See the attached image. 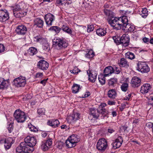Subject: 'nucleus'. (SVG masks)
Instances as JSON below:
<instances>
[{"label":"nucleus","instance_id":"f257e3e1","mask_svg":"<svg viewBox=\"0 0 153 153\" xmlns=\"http://www.w3.org/2000/svg\"><path fill=\"white\" fill-rule=\"evenodd\" d=\"M106 105L105 103H102L100 105L96 110L94 108L90 109V116L93 118L97 119L99 116V114H101L103 117H108V111L105 108Z\"/></svg>","mask_w":153,"mask_h":153},{"label":"nucleus","instance_id":"f03ea898","mask_svg":"<svg viewBox=\"0 0 153 153\" xmlns=\"http://www.w3.org/2000/svg\"><path fill=\"white\" fill-rule=\"evenodd\" d=\"M125 16H124L120 17H114V16L110 19H108V22L114 29L117 30L121 29L123 20V17Z\"/></svg>","mask_w":153,"mask_h":153},{"label":"nucleus","instance_id":"7ed1b4c3","mask_svg":"<svg viewBox=\"0 0 153 153\" xmlns=\"http://www.w3.org/2000/svg\"><path fill=\"white\" fill-rule=\"evenodd\" d=\"M33 150H32L31 147L25 141L21 143L16 149V153H30Z\"/></svg>","mask_w":153,"mask_h":153},{"label":"nucleus","instance_id":"20e7f679","mask_svg":"<svg viewBox=\"0 0 153 153\" xmlns=\"http://www.w3.org/2000/svg\"><path fill=\"white\" fill-rule=\"evenodd\" d=\"M79 140L78 136L73 134L66 140L65 143L67 146L71 148L75 146L76 143L79 142Z\"/></svg>","mask_w":153,"mask_h":153},{"label":"nucleus","instance_id":"39448f33","mask_svg":"<svg viewBox=\"0 0 153 153\" xmlns=\"http://www.w3.org/2000/svg\"><path fill=\"white\" fill-rule=\"evenodd\" d=\"M14 117L18 123H23L26 119L25 112L19 109L15 111L14 113Z\"/></svg>","mask_w":153,"mask_h":153},{"label":"nucleus","instance_id":"423d86ee","mask_svg":"<svg viewBox=\"0 0 153 153\" xmlns=\"http://www.w3.org/2000/svg\"><path fill=\"white\" fill-rule=\"evenodd\" d=\"M108 146L107 140L104 138H102L98 140L97 145V148L100 152H103Z\"/></svg>","mask_w":153,"mask_h":153},{"label":"nucleus","instance_id":"0eeeda50","mask_svg":"<svg viewBox=\"0 0 153 153\" xmlns=\"http://www.w3.org/2000/svg\"><path fill=\"white\" fill-rule=\"evenodd\" d=\"M137 70L142 73H148L150 71L148 65L145 62H139L137 64Z\"/></svg>","mask_w":153,"mask_h":153},{"label":"nucleus","instance_id":"6e6552de","mask_svg":"<svg viewBox=\"0 0 153 153\" xmlns=\"http://www.w3.org/2000/svg\"><path fill=\"white\" fill-rule=\"evenodd\" d=\"M13 82L15 85L17 87H24L26 83L25 78L21 76L16 78Z\"/></svg>","mask_w":153,"mask_h":153},{"label":"nucleus","instance_id":"1a4fd4ad","mask_svg":"<svg viewBox=\"0 0 153 153\" xmlns=\"http://www.w3.org/2000/svg\"><path fill=\"white\" fill-rule=\"evenodd\" d=\"M10 17L9 13L7 10L6 9L0 10V21L3 23L8 20Z\"/></svg>","mask_w":153,"mask_h":153},{"label":"nucleus","instance_id":"9d476101","mask_svg":"<svg viewBox=\"0 0 153 153\" xmlns=\"http://www.w3.org/2000/svg\"><path fill=\"white\" fill-rule=\"evenodd\" d=\"M55 44L56 47L58 49H61L63 47H66L67 46L65 40L63 38L56 39Z\"/></svg>","mask_w":153,"mask_h":153},{"label":"nucleus","instance_id":"9b49d317","mask_svg":"<svg viewBox=\"0 0 153 153\" xmlns=\"http://www.w3.org/2000/svg\"><path fill=\"white\" fill-rule=\"evenodd\" d=\"M24 140L31 147L32 150H34L33 147L35 146L36 143V140L34 137L27 136L25 139Z\"/></svg>","mask_w":153,"mask_h":153},{"label":"nucleus","instance_id":"f8f14e48","mask_svg":"<svg viewBox=\"0 0 153 153\" xmlns=\"http://www.w3.org/2000/svg\"><path fill=\"white\" fill-rule=\"evenodd\" d=\"M15 31L17 34L24 35L27 31V28L26 26L24 25H19L17 27Z\"/></svg>","mask_w":153,"mask_h":153},{"label":"nucleus","instance_id":"ddd939ff","mask_svg":"<svg viewBox=\"0 0 153 153\" xmlns=\"http://www.w3.org/2000/svg\"><path fill=\"white\" fill-rule=\"evenodd\" d=\"M37 66L41 70L43 71L46 70L48 67L49 64L47 61L44 60H42L38 62Z\"/></svg>","mask_w":153,"mask_h":153},{"label":"nucleus","instance_id":"4468645a","mask_svg":"<svg viewBox=\"0 0 153 153\" xmlns=\"http://www.w3.org/2000/svg\"><path fill=\"white\" fill-rule=\"evenodd\" d=\"M129 42V36L128 34H124L120 38V44L126 47L128 46Z\"/></svg>","mask_w":153,"mask_h":153},{"label":"nucleus","instance_id":"2eb2a0df","mask_svg":"<svg viewBox=\"0 0 153 153\" xmlns=\"http://www.w3.org/2000/svg\"><path fill=\"white\" fill-rule=\"evenodd\" d=\"M123 142V139L122 137L121 136H119L115 141L111 144L113 148L116 149L119 148L121 146Z\"/></svg>","mask_w":153,"mask_h":153},{"label":"nucleus","instance_id":"dca6fc26","mask_svg":"<svg viewBox=\"0 0 153 153\" xmlns=\"http://www.w3.org/2000/svg\"><path fill=\"white\" fill-rule=\"evenodd\" d=\"M141 79L137 76L133 77L131 80V86L134 88L137 87L141 84Z\"/></svg>","mask_w":153,"mask_h":153},{"label":"nucleus","instance_id":"f3484780","mask_svg":"<svg viewBox=\"0 0 153 153\" xmlns=\"http://www.w3.org/2000/svg\"><path fill=\"white\" fill-rule=\"evenodd\" d=\"M45 19L47 26L49 27L52 25V22L54 20V16L53 14L49 13L45 15Z\"/></svg>","mask_w":153,"mask_h":153},{"label":"nucleus","instance_id":"a211bd4d","mask_svg":"<svg viewBox=\"0 0 153 153\" xmlns=\"http://www.w3.org/2000/svg\"><path fill=\"white\" fill-rule=\"evenodd\" d=\"M123 18V20L121 27H122L121 29L128 31L130 27H131V25L128 23V20L126 16H125Z\"/></svg>","mask_w":153,"mask_h":153},{"label":"nucleus","instance_id":"6ab92c4d","mask_svg":"<svg viewBox=\"0 0 153 153\" xmlns=\"http://www.w3.org/2000/svg\"><path fill=\"white\" fill-rule=\"evenodd\" d=\"M52 143V141L51 139L47 140L45 142H42L41 145L42 149L44 151L47 150L51 146Z\"/></svg>","mask_w":153,"mask_h":153},{"label":"nucleus","instance_id":"aec40b11","mask_svg":"<svg viewBox=\"0 0 153 153\" xmlns=\"http://www.w3.org/2000/svg\"><path fill=\"white\" fill-rule=\"evenodd\" d=\"M151 88V85L149 84H144L141 87L140 92L143 94H146L150 91Z\"/></svg>","mask_w":153,"mask_h":153},{"label":"nucleus","instance_id":"412c9836","mask_svg":"<svg viewBox=\"0 0 153 153\" xmlns=\"http://www.w3.org/2000/svg\"><path fill=\"white\" fill-rule=\"evenodd\" d=\"M9 85V82L7 80H5L3 78H0V89L6 88Z\"/></svg>","mask_w":153,"mask_h":153},{"label":"nucleus","instance_id":"4be33fe9","mask_svg":"<svg viewBox=\"0 0 153 153\" xmlns=\"http://www.w3.org/2000/svg\"><path fill=\"white\" fill-rule=\"evenodd\" d=\"M114 69L111 66L106 67L104 71V76H107L111 74L114 72Z\"/></svg>","mask_w":153,"mask_h":153},{"label":"nucleus","instance_id":"5701e85b","mask_svg":"<svg viewBox=\"0 0 153 153\" xmlns=\"http://www.w3.org/2000/svg\"><path fill=\"white\" fill-rule=\"evenodd\" d=\"M47 123L48 125L55 128L58 127L60 123L57 120H48Z\"/></svg>","mask_w":153,"mask_h":153},{"label":"nucleus","instance_id":"b1692460","mask_svg":"<svg viewBox=\"0 0 153 153\" xmlns=\"http://www.w3.org/2000/svg\"><path fill=\"white\" fill-rule=\"evenodd\" d=\"M80 114L78 113L74 112L71 116L72 119V122L74 123L75 122L78 120L80 119Z\"/></svg>","mask_w":153,"mask_h":153},{"label":"nucleus","instance_id":"393cba45","mask_svg":"<svg viewBox=\"0 0 153 153\" xmlns=\"http://www.w3.org/2000/svg\"><path fill=\"white\" fill-rule=\"evenodd\" d=\"M97 76V74L95 72H91L88 75L89 80L91 82H94L96 79Z\"/></svg>","mask_w":153,"mask_h":153},{"label":"nucleus","instance_id":"a878e982","mask_svg":"<svg viewBox=\"0 0 153 153\" xmlns=\"http://www.w3.org/2000/svg\"><path fill=\"white\" fill-rule=\"evenodd\" d=\"M106 28H99L97 29V34L99 36H104L106 33Z\"/></svg>","mask_w":153,"mask_h":153},{"label":"nucleus","instance_id":"bb28decb","mask_svg":"<svg viewBox=\"0 0 153 153\" xmlns=\"http://www.w3.org/2000/svg\"><path fill=\"white\" fill-rule=\"evenodd\" d=\"M35 24L40 28L43 27L44 24L43 21L40 18H36L34 21Z\"/></svg>","mask_w":153,"mask_h":153},{"label":"nucleus","instance_id":"cd10ccee","mask_svg":"<svg viewBox=\"0 0 153 153\" xmlns=\"http://www.w3.org/2000/svg\"><path fill=\"white\" fill-rule=\"evenodd\" d=\"M116 92L115 90L112 89L109 90L108 93V95L110 98H114L116 96Z\"/></svg>","mask_w":153,"mask_h":153},{"label":"nucleus","instance_id":"c85d7f7f","mask_svg":"<svg viewBox=\"0 0 153 153\" xmlns=\"http://www.w3.org/2000/svg\"><path fill=\"white\" fill-rule=\"evenodd\" d=\"M104 12L105 15L108 16V19H110L114 16V13L111 10L105 9H104Z\"/></svg>","mask_w":153,"mask_h":153},{"label":"nucleus","instance_id":"c756f323","mask_svg":"<svg viewBox=\"0 0 153 153\" xmlns=\"http://www.w3.org/2000/svg\"><path fill=\"white\" fill-rule=\"evenodd\" d=\"M61 29L64 32H66L70 35H72V30L67 26L63 25Z\"/></svg>","mask_w":153,"mask_h":153},{"label":"nucleus","instance_id":"7c9ffc66","mask_svg":"<svg viewBox=\"0 0 153 153\" xmlns=\"http://www.w3.org/2000/svg\"><path fill=\"white\" fill-rule=\"evenodd\" d=\"M119 65L121 67H127L128 66V64L126 59L124 58H122L120 60Z\"/></svg>","mask_w":153,"mask_h":153},{"label":"nucleus","instance_id":"2f4dec72","mask_svg":"<svg viewBox=\"0 0 153 153\" xmlns=\"http://www.w3.org/2000/svg\"><path fill=\"white\" fill-rule=\"evenodd\" d=\"M117 82V80L116 78H114L110 79L108 80V84L109 86H114Z\"/></svg>","mask_w":153,"mask_h":153},{"label":"nucleus","instance_id":"473e14b6","mask_svg":"<svg viewBox=\"0 0 153 153\" xmlns=\"http://www.w3.org/2000/svg\"><path fill=\"white\" fill-rule=\"evenodd\" d=\"M37 51L36 49L34 47L30 48L28 51V52L30 55L33 56L36 53Z\"/></svg>","mask_w":153,"mask_h":153},{"label":"nucleus","instance_id":"72a5a7b5","mask_svg":"<svg viewBox=\"0 0 153 153\" xmlns=\"http://www.w3.org/2000/svg\"><path fill=\"white\" fill-rule=\"evenodd\" d=\"M80 88L79 85L77 84H74L72 86V92L76 94L78 92Z\"/></svg>","mask_w":153,"mask_h":153},{"label":"nucleus","instance_id":"f704fd0d","mask_svg":"<svg viewBox=\"0 0 153 153\" xmlns=\"http://www.w3.org/2000/svg\"><path fill=\"white\" fill-rule=\"evenodd\" d=\"M125 56L126 58L131 60L134 59L135 57L134 53L130 52H128L126 53L125 54Z\"/></svg>","mask_w":153,"mask_h":153},{"label":"nucleus","instance_id":"c9c22d12","mask_svg":"<svg viewBox=\"0 0 153 153\" xmlns=\"http://www.w3.org/2000/svg\"><path fill=\"white\" fill-rule=\"evenodd\" d=\"M23 5H25V4L23 2H21L20 4L16 5L15 8L13 10V12L19 11L20 10L23 9L24 7L22 6Z\"/></svg>","mask_w":153,"mask_h":153},{"label":"nucleus","instance_id":"e433bc0d","mask_svg":"<svg viewBox=\"0 0 153 153\" xmlns=\"http://www.w3.org/2000/svg\"><path fill=\"white\" fill-rule=\"evenodd\" d=\"M61 28L57 26H53L51 27L49 29L51 31H54L56 33H58L60 31Z\"/></svg>","mask_w":153,"mask_h":153},{"label":"nucleus","instance_id":"4c0bfd02","mask_svg":"<svg viewBox=\"0 0 153 153\" xmlns=\"http://www.w3.org/2000/svg\"><path fill=\"white\" fill-rule=\"evenodd\" d=\"M4 146L5 148L7 149H9L12 144L8 139L4 140Z\"/></svg>","mask_w":153,"mask_h":153},{"label":"nucleus","instance_id":"58836bf2","mask_svg":"<svg viewBox=\"0 0 153 153\" xmlns=\"http://www.w3.org/2000/svg\"><path fill=\"white\" fill-rule=\"evenodd\" d=\"M94 55V54L93 51L92 50H91L85 54V56L87 58H90L93 57Z\"/></svg>","mask_w":153,"mask_h":153},{"label":"nucleus","instance_id":"ea45409f","mask_svg":"<svg viewBox=\"0 0 153 153\" xmlns=\"http://www.w3.org/2000/svg\"><path fill=\"white\" fill-rule=\"evenodd\" d=\"M42 47L43 49L45 51H48L50 50L49 45L47 42L43 44Z\"/></svg>","mask_w":153,"mask_h":153},{"label":"nucleus","instance_id":"a19ab883","mask_svg":"<svg viewBox=\"0 0 153 153\" xmlns=\"http://www.w3.org/2000/svg\"><path fill=\"white\" fill-rule=\"evenodd\" d=\"M128 84L126 83H123L121 86V89L123 91L126 92L128 89Z\"/></svg>","mask_w":153,"mask_h":153},{"label":"nucleus","instance_id":"79ce46f5","mask_svg":"<svg viewBox=\"0 0 153 153\" xmlns=\"http://www.w3.org/2000/svg\"><path fill=\"white\" fill-rule=\"evenodd\" d=\"M141 12L142 13L140 15L143 17L145 18L148 15V11L147 9L144 8L142 9Z\"/></svg>","mask_w":153,"mask_h":153},{"label":"nucleus","instance_id":"37998d69","mask_svg":"<svg viewBox=\"0 0 153 153\" xmlns=\"http://www.w3.org/2000/svg\"><path fill=\"white\" fill-rule=\"evenodd\" d=\"M104 75L103 76H101L98 77V79L100 83L102 85H104L105 83V77Z\"/></svg>","mask_w":153,"mask_h":153},{"label":"nucleus","instance_id":"c03bdc74","mask_svg":"<svg viewBox=\"0 0 153 153\" xmlns=\"http://www.w3.org/2000/svg\"><path fill=\"white\" fill-rule=\"evenodd\" d=\"M45 110L44 108H40L38 109L37 112L39 116H41L44 114Z\"/></svg>","mask_w":153,"mask_h":153},{"label":"nucleus","instance_id":"a18cd8bd","mask_svg":"<svg viewBox=\"0 0 153 153\" xmlns=\"http://www.w3.org/2000/svg\"><path fill=\"white\" fill-rule=\"evenodd\" d=\"M28 126L30 131L35 132L38 131V129L34 126L31 125H29Z\"/></svg>","mask_w":153,"mask_h":153},{"label":"nucleus","instance_id":"49530a36","mask_svg":"<svg viewBox=\"0 0 153 153\" xmlns=\"http://www.w3.org/2000/svg\"><path fill=\"white\" fill-rule=\"evenodd\" d=\"M120 38L118 36H115L113 37V38L115 42L120 44Z\"/></svg>","mask_w":153,"mask_h":153},{"label":"nucleus","instance_id":"de8ad7c7","mask_svg":"<svg viewBox=\"0 0 153 153\" xmlns=\"http://www.w3.org/2000/svg\"><path fill=\"white\" fill-rule=\"evenodd\" d=\"M13 12V15L15 17L19 18L22 17V14H21L20 12H19V11H14Z\"/></svg>","mask_w":153,"mask_h":153},{"label":"nucleus","instance_id":"09e8293b","mask_svg":"<svg viewBox=\"0 0 153 153\" xmlns=\"http://www.w3.org/2000/svg\"><path fill=\"white\" fill-rule=\"evenodd\" d=\"M80 71V70L76 68H75L74 69L70 71L71 73L74 74H77Z\"/></svg>","mask_w":153,"mask_h":153},{"label":"nucleus","instance_id":"8fccbe9b","mask_svg":"<svg viewBox=\"0 0 153 153\" xmlns=\"http://www.w3.org/2000/svg\"><path fill=\"white\" fill-rule=\"evenodd\" d=\"M94 29V27L92 25H88V26L87 32H90L93 31Z\"/></svg>","mask_w":153,"mask_h":153},{"label":"nucleus","instance_id":"3c124183","mask_svg":"<svg viewBox=\"0 0 153 153\" xmlns=\"http://www.w3.org/2000/svg\"><path fill=\"white\" fill-rule=\"evenodd\" d=\"M8 130L9 131V133L12 132V131L13 129V126L12 124L10 123L8 127H7Z\"/></svg>","mask_w":153,"mask_h":153},{"label":"nucleus","instance_id":"603ef678","mask_svg":"<svg viewBox=\"0 0 153 153\" xmlns=\"http://www.w3.org/2000/svg\"><path fill=\"white\" fill-rule=\"evenodd\" d=\"M5 50V47L3 45L0 44V53L4 52Z\"/></svg>","mask_w":153,"mask_h":153},{"label":"nucleus","instance_id":"864d4df0","mask_svg":"<svg viewBox=\"0 0 153 153\" xmlns=\"http://www.w3.org/2000/svg\"><path fill=\"white\" fill-rule=\"evenodd\" d=\"M114 71L115 72V73L117 74H119L120 72V68L117 67H115V69H114Z\"/></svg>","mask_w":153,"mask_h":153},{"label":"nucleus","instance_id":"5fc2aeb1","mask_svg":"<svg viewBox=\"0 0 153 153\" xmlns=\"http://www.w3.org/2000/svg\"><path fill=\"white\" fill-rule=\"evenodd\" d=\"M146 126L148 128H152L153 127V124L151 122H149L146 123Z\"/></svg>","mask_w":153,"mask_h":153},{"label":"nucleus","instance_id":"6e6d98bb","mask_svg":"<svg viewBox=\"0 0 153 153\" xmlns=\"http://www.w3.org/2000/svg\"><path fill=\"white\" fill-rule=\"evenodd\" d=\"M56 4L57 5H62V1L61 0H57L56 1Z\"/></svg>","mask_w":153,"mask_h":153},{"label":"nucleus","instance_id":"4d7b16f0","mask_svg":"<svg viewBox=\"0 0 153 153\" xmlns=\"http://www.w3.org/2000/svg\"><path fill=\"white\" fill-rule=\"evenodd\" d=\"M131 27H130L129 29L128 30V31L130 32H132L134 30L135 27L133 25H131Z\"/></svg>","mask_w":153,"mask_h":153},{"label":"nucleus","instance_id":"13d9d810","mask_svg":"<svg viewBox=\"0 0 153 153\" xmlns=\"http://www.w3.org/2000/svg\"><path fill=\"white\" fill-rule=\"evenodd\" d=\"M143 40L145 43H147V42H149V39L147 38L146 37H144L143 39Z\"/></svg>","mask_w":153,"mask_h":153},{"label":"nucleus","instance_id":"bf43d9fd","mask_svg":"<svg viewBox=\"0 0 153 153\" xmlns=\"http://www.w3.org/2000/svg\"><path fill=\"white\" fill-rule=\"evenodd\" d=\"M126 105L125 104H123L121 107H119L120 110L121 111H122L125 108Z\"/></svg>","mask_w":153,"mask_h":153},{"label":"nucleus","instance_id":"052dcab7","mask_svg":"<svg viewBox=\"0 0 153 153\" xmlns=\"http://www.w3.org/2000/svg\"><path fill=\"white\" fill-rule=\"evenodd\" d=\"M43 76V73H38L36 74V78L42 77Z\"/></svg>","mask_w":153,"mask_h":153},{"label":"nucleus","instance_id":"680f3d73","mask_svg":"<svg viewBox=\"0 0 153 153\" xmlns=\"http://www.w3.org/2000/svg\"><path fill=\"white\" fill-rule=\"evenodd\" d=\"M90 94V93L89 91L86 92V94H85L84 95V97H88Z\"/></svg>","mask_w":153,"mask_h":153},{"label":"nucleus","instance_id":"e2e57ef3","mask_svg":"<svg viewBox=\"0 0 153 153\" xmlns=\"http://www.w3.org/2000/svg\"><path fill=\"white\" fill-rule=\"evenodd\" d=\"M131 95L130 94H129L128 95V96H127L124 98V100H128L131 97Z\"/></svg>","mask_w":153,"mask_h":153},{"label":"nucleus","instance_id":"0e129e2a","mask_svg":"<svg viewBox=\"0 0 153 153\" xmlns=\"http://www.w3.org/2000/svg\"><path fill=\"white\" fill-rule=\"evenodd\" d=\"M47 80L48 79H44V80H42L40 82V83L41 84H42L44 85H45V83L47 81Z\"/></svg>","mask_w":153,"mask_h":153},{"label":"nucleus","instance_id":"69168bd1","mask_svg":"<svg viewBox=\"0 0 153 153\" xmlns=\"http://www.w3.org/2000/svg\"><path fill=\"white\" fill-rule=\"evenodd\" d=\"M20 13L21 14H22V17H23L24 16H25L26 15L27 13L26 12L22 10L21 11V12H20Z\"/></svg>","mask_w":153,"mask_h":153},{"label":"nucleus","instance_id":"338daca9","mask_svg":"<svg viewBox=\"0 0 153 153\" xmlns=\"http://www.w3.org/2000/svg\"><path fill=\"white\" fill-rule=\"evenodd\" d=\"M115 102H114L109 101L108 102V104L109 105H112L115 104Z\"/></svg>","mask_w":153,"mask_h":153},{"label":"nucleus","instance_id":"774afa93","mask_svg":"<svg viewBox=\"0 0 153 153\" xmlns=\"http://www.w3.org/2000/svg\"><path fill=\"white\" fill-rule=\"evenodd\" d=\"M65 1V0H64ZM72 0H65V3L68 4H71L72 3Z\"/></svg>","mask_w":153,"mask_h":153}]
</instances>
